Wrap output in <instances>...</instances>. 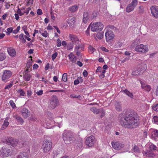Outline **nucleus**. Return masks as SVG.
Here are the masks:
<instances>
[{"instance_id": "f257e3e1", "label": "nucleus", "mask_w": 158, "mask_h": 158, "mask_svg": "<svg viewBox=\"0 0 158 158\" xmlns=\"http://www.w3.org/2000/svg\"><path fill=\"white\" fill-rule=\"evenodd\" d=\"M119 119L120 124L125 128H134L138 124V120L135 113H130L124 117L123 114H121L119 115Z\"/></svg>"}, {"instance_id": "f03ea898", "label": "nucleus", "mask_w": 158, "mask_h": 158, "mask_svg": "<svg viewBox=\"0 0 158 158\" xmlns=\"http://www.w3.org/2000/svg\"><path fill=\"white\" fill-rule=\"evenodd\" d=\"M74 135V133L69 131L64 130L62 134L63 139L66 144L69 143L73 140Z\"/></svg>"}, {"instance_id": "7ed1b4c3", "label": "nucleus", "mask_w": 158, "mask_h": 158, "mask_svg": "<svg viewBox=\"0 0 158 158\" xmlns=\"http://www.w3.org/2000/svg\"><path fill=\"white\" fill-rule=\"evenodd\" d=\"M52 147V143L51 142L46 140L43 142L42 148L44 153H47L51 150Z\"/></svg>"}, {"instance_id": "20e7f679", "label": "nucleus", "mask_w": 158, "mask_h": 158, "mask_svg": "<svg viewBox=\"0 0 158 158\" xmlns=\"http://www.w3.org/2000/svg\"><path fill=\"white\" fill-rule=\"evenodd\" d=\"M12 76V73L9 70H5L3 71L2 76V79L3 81L7 82L9 80V79Z\"/></svg>"}, {"instance_id": "39448f33", "label": "nucleus", "mask_w": 158, "mask_h": 158, "mask_svg": "<svg viewBox=\"0 0 158 158\" xmlns=\"http://www.w3.org/2000/svg\"><path fill=\"white\" fill-rule=\"evenodd\" d=\"M104 27V25L101 22L94 23L91 26V30L93 31H101Z\"/></svg>"}, {"instance_id": "423d86ee", "label": "nucleus", "mask_w": 158, "mask_h": 158, "mask_svg": "<svg viewBox=\"0 0 158 158\" xmlns=\"http://www.w3.org/2000/svg\"><path fill=\"white\" fill-rule=\"evenodd\" d=\"M138 4L137 0H132L131 2L128 5L126 10L128 13L133 11Z\"/></svg>"}, {"instance_id": "0eeeda50", "label": "nucleus", "mask_w": 158, "mask_h": 158, "mask_svg": "<svg viewBox=\"0 0 158 158\" xmlns=\"http://www.w3.org/2000/svg\"><path fill=\"white\" fill-rule=\"evenodd\" d=\"M136 52L141 53H145L148 52V49L147 46L140 44L136 46L135 49Z\"/></svg>"}, {"instance_id": "6e6552de", "label": "nucleus", "mask_w": 158, "mask_h": 158, "mask_svg": "<svg viewBox=\"0 0 158 158\" xmlns=\"http://www.w3.org/2000/svg\"><path fill=\"white\" fill-rule=\"evenodd\" d=\"M59 101L57 97L53 96L50 100V106L52 109H54L59 104Z\"/></svg>"}, {"instance_id": "1a4fd4ad", "label": "nucleus", "mask_w": 158, "mask_h": 158, "mask_svg": "<svg viewBox=\"0 0 158 158\" xmlns=\"http://www.w3.org/2000/svg\"><path fill=\"white\" fill-rule=\"evenodd\" d=\"M10 152V150L8 148L3 147L0 150V154L4 157L8 156Z\"/></svg>"}, {"instance_id": "9d476101", "label": "nucleus", "mask_w": 158, "mask_h": 158, "mask_svg": "<svg viewBox=\"0 0 158 158\" xmlns=\"http://www.w3.org/2000/svg\"><path fill=\"white\" fill-rule=\"evenodd\" d=\"M95 142L94 137L93 136H90L86 138L85 141V144L88 146L91 147L93 146Z\"/></svg>"}, {"instance_id": "9b49d317", "label": "nucleus", "mask_w": 158, "mask_h": 158, "mask_svg": "<svg viewBox=\"0 0 158 158\" xmlns=\"http://www.w3.org/2000/svg\"><path fill=\"white\" fill-rule=\"evenodd\" d=\"M151 13L154 17L156 18L158 17V6H152L150 7Z\"/></svg>"}, {"instance_id": "f8f14e48", "label": "nucleus", "mask_w": 158, "mask_h": 158, "mask_svg": "<svg viewBox=\"0 0 158 158\" xmlns=\"http://www.w3.org/2000/svg\"><path fill=\"white\" fill-rule=\"evenodd\" d=\"M69 37L73 44H79L80 40L76 35L72 34H69Z\"/></svg>"}, {"instance_id": "ddd939ff", "label": "nucleus", "mask_w": 158, "mask_h": 158, "mask_svg": "<svg viewBox=\"0 0 158 158\" xmlns=\"http://www.w3.org/2000/svg\"><path fill=\"white\" fill-rule=\"evenodd\" d=\"M105 36L106 41H108L114 38V34L112 31L109 30L106 32Z\"/></svg>"}, {"instance_id": "4468645a", "label": "nucleus", "mask_w": 158, "mask_h": 158, "mask_svg": "<svg viewBox=\"0 0 158 158\" xmlns=\"http://www.w3.org/2000/svg\"><path fill=\"white\" fill-rule=\"evenodd\" d=\"M111 144L113 148L116 150L120 149L124 147L123 144L117 141H113L111 143Z\"/></svg>"}, {"instance_id": "2eb2a0df", "label": "nucleus", "mask_w": 158, "mask_h": 158, "mask_svg": "<svg viewBox=\"0 0 158 158\" xmlns=\"http://www.w3.org/2000/svg\"><path fill=\"white\" fill-rule=\"evenodd\" d=\"M7 143L9 145H11L13 146H16L17 141L15 140L12 137H9L6 139Z\"/></svg>"}, {"instance_id": "dca6fc26", "label": "nucleus", "mask_w": 158, "mask_h": 158, "mask_svg": "<svg viewBox=\"0 0 158 158\" xmlns=\"http://www.w3.org/2000/svg\"><path fill=\"white\" fill-rule=\"evenodd\" d=\"M21 113L22 116L26 118L30 116V113L27 109L25 108H22L21 110Z\"/></svg>"}, {"instance_id": "f3484780", "label": "nucleus", "mask_w": 158, "mask_h": 158, "mask_svg": "<svg viewBox=\"0 0 158 158\" xmlns=\"http://www.w3.org/2000/svg\"><path fill=\"white\" fill-rule=\"evenodd\" d=\"M89 16L88 13L86 10L84 11L83 15V22L85 23H86L89 20Z\"/></svg>"}, {"instance_id": "a211bd4d", "label": "nucleus", "mask_w": 158, "mask_h": 158, "mask_svg": "<svg viewBox=\"0 0 158 158\" xmlns=\"http://www.w3.org/2000/svg\"><path fill=\"white\" fill-rule=\"evenodd\" d=\"M7 52L9 55L11 56L14 57L16 55V51L13 48H8L7 49Z\"/></svg>"}, {"instance_id": "6ab92c4d", "label": "nucleus", "mask_w": 158, "mask_h": 158, "mask_svg": "<svg viewBox=\"0 0 158 158\" xmlns=\"http://www.w3.org/2000/svg\"><path fill=\"white\" fill-rule=\"evenodd\" d=\"M141 146L140 145H135L133 146L132 150L134 152L140 153L141 151Z\"/></svg>"}, {"instance_id": "aec40b11", "label": "nucleus", "mask_w": 158, "mask_h": 158, "mask_svg": "<svg viewBox=\"0 0 158 158\" xmlns=\"http://www.w3.org/2000/svg\"><path fill=\"white\" fill-rule=\"evenodd\" d=\"M78 8V6L75 5L69 7L68 9V10L69 11L73 13L76 11Z\"/></svg>"}, {"instance_id": "412c9836", "label": "nucleus", "mask_w": 158, "mask_h": 158, "mask_svg": "<svg viewBox=\"0 0 158 158\" xmlns=\"http://www.w3.org/2000/svg\"><path fill=\"white\" fill-rule=\"evenodd\" d=\"M141 87L143 89H144L147 92H149L151 90V86L149 85H146L141 83Z\"/></svg>"}, {"instance_id": "4be33fe9", "label": "nucleus", "mask_w": 158, "mask_h": 158, "mask_svg": "<svg viewBox=\"0 0 158 158\" xmlns=\"http://www.w3.org/2000/svg\"><path fill=\"white\" fill-rule=\"evenodd\" d=\"M75 22V18L73 17L68 19V23L70 27H73Z\"/></svg>"}, {"instance_id": "5701e85b", "label": "nucleus", "mask_w": 158, "mask_h": 158, "mask_svg": "<svg viewBox=\"0 0 158 158\" xmlns=\"http://www.w3.org/2000/svg\"><path fill=\"white\" fill-rule=\"evenodd\" d=\"M68 57L69 60L73 63L75 62L77 60L76 57L74 56L73 53H70Z\"/></svg>"}, {"instance_id": "b1692460", "label": "nucleus", "mask_w": 158, "mask_h": 158, "mask_svg": "<svg viewBox=\"0 0 158 158\" xmlns=\"http://www.w3.org/2000/svg\"><path fill=\"white\" fill-rule=\"evenodd\" d=\"M78 45H76L75 47V51H78L82 50L84 48V45L83 44H78Z\"/></svg>"}, {"instance_id": "393cba45", "label": "nucleus", "mask_w": 158, "mask_h": 158, "mask_svg": "<svg viewBox=\"0 0 158 158\" xmlns=\"http://www.w3.org/2000/svg\"><path fill=\"white\" fill-rule=\"evenodd\" d=\"M122 91L124 93L127 95L131 98H133V95L132 93L130 92L127 89H125L123 90Z\"/></svg>"}, {"instance_id": "a878e982", "label": "nucleus", "mask_w": 158, "mask_h": 158, "mask_svg": "<svg viewBox=\"0 0 158 158\" xmlns=\"http://www.w3.org/2000/svg\"><path fill=\"white\" fill-rule=\"evenodd\" d=\"M9 124V123L7 119H6L4 121L3 124L2 125L1 129L2 130H3L4 129L6 128V127H7L8 125Z\"/></svg>"}, {"instance_id": "bb28decb", "label": "nucleus", "mask_w": 158, "mask_h": 158, "mask_svg": "<svg viewBox=\"0 0 158 158\" xmlns=\"http://www.w3.org/2000/svg\"><path fill=\"white\" fill-rule=\"evenodd\" d=\"M80 81L81 82H83V79L81 77H77V79L75 80L74 84L75 85H78Z\"/></svg>"}, {"instance_id": "cd10ccee", "label": "nucleus", "mask_w": 158, "mask_h": 158, "mask_svg": "<svg viewBox=\"0 0 158 158\" xmlns=\"http://www.w3.org/2000/svg\"><path fill=\"white\" fill-rule=\"evenodd\" d=\"M31 77V76L30 74H26L23 76V78L24 80L28 81L30 80Z\"/></svg>"}, {"instance_id": "c85d7f7f", "label": "nucleus", "mask_w": 158, "mask_h": 158, "mask_svg": "<svg viewBox=\"0 0 158 158\" xmlns=\"http://www.w3.org/2000/svg\"><path fill=\"white\" fill-rule=\"evenodd\" d=\"M17 158H28L27 154L26 152L21 153L17 157Z\"/></svg>"}, {"instance_id": "c756f323", "label": "nucleus", "mask_w": 158, "mask_h": 158, "mask_svg": "<svg viewBox=\"0 0 158 158\" xmlns=\"http://www.w3.org/2000/svg\"><path fill=\"white\" fill-rule=\"evenodd\" d=\"M90 110H91L94 114H98L100 112L99 109H97L94 107H92Z\"/></svg>"}, {"instance_id": "7c9ffc66", "label": "nucleus", "mask_w": 158, "mask_h": 158, "mask_svg": "<svg viewBox=\"0 0 158 158\" xmlns=\"http://www.w3.org/2000/svg\"><path fill=\"white\" fill-rule=\"evenodd\" d=\"M17 92L19 94L20 96H23L25 95V92L21 89H19L17 90Z\"/></svg>"}, {"instance_id": "2f4dec72", "label": "nucleus", "mask_w": 158, "mask_h": 158, "mask_svg": "<svg viewBox=\"0 0 158 158\" xmlns=\"http://www.w3.org/2000/svg\"><path fill=\"white\" fill-rule=\"evenodd\" d=\"M152 136L153 137H154L155 136L158 137V130H154L152 132Z\"/></svg>"}, {"instance_id": "473e14b6", "label": "nucleus", "mask_w": 158, "mask_h": 158, "mask_svg": "<svg viewBox=\"0 0 158 158\" xmlns=\"http://www.w3.org/2000/svg\"><path fill=\"white\" fill-rule=\"evenodd\" d=\"M104 32L98 33L96 35V36L98 39L101 40L102 39L103 37Z\"/></svg>"}, {"instance_id": "72a5a7b5", "label": "nucleus", "mask_w": 158, "mask_h": 158, "mask_svg": "<svg viewBox=\"0 0 158 158\" xmlns=\"http://www.w3.org/2000/svg\"><path fill=\"white\" fill-rule=\"evenodd\" d=\"M115 108L117 111H120L122 110V106L119 104L117 103L115 104Z\"/></svg>"}, {"instance_id": "f704fd0d", "label": "nucleus", "mask_w": 158, "mask_h": 158, "mask_svg": "<svg viewBox=\"0 0 158 158\" xmlns=\"http://www.w3.org/2000/svg\"><path fill=\"white\" fill-rule=\"evenodd\" d=\"M146 156H153L154 155V153L151 151H147L144 153Z\"/></svg>"}, {"instance_id": "c9c22d12", "label": "nucleus", "mask_w": 158, "mask_h": 158, "mask_svg": "<svg viewBox=\"0 0 158 158\" xmlns=\"http://www.w3.org/2000/svg\"><path fill=\"white\" fill-rule=\"evenodd\" d=\"M141 73V71L139 70H137L133 71L132 73V75L135 76L138 75Z\"/></svg>"}, {"instance_id": "e433bc0d", "label": "nucleus", "mask_w": 158, "mask_h": 158, "mask_svg": "<svg viewBox=\"0 0 158 158\" xmlns=\"http://www.w3.org/2000/svg\"><path fill=\"white\" fill-rule=\"evenodd\" d=\"M15 118L18 122L21 123H23L24 121L23 120L22 118L20 116H16Z\"/></svg>"}, {"instance_id": "4c0bfd02", "label": "nucleus", "mask_w": 158, "mask_h": 158, "mask_svg": "<svg viewBox=\"0 0 158 158\" xmlns=\"http://www.w3.org/2000/svg\"><path fill=\"white\" fill-rule=\"evenodd\" d=\"M62 79L64 82H66L67 79V74L66 73H64L63 74Z\"/></svg>"}, {"instance_id": "58836bf2", "label": "nucleus", "mask_w": 158, "mask_h": 158, "mask_svg": "<svg viewBox=\"0 0 158 158\" xmlns=\"http://www.w3.org/2000/svg\"><path fill=\"white\" fill-rule=\"evenodd\" d=\"M13 28L12 27H10L7 29V31H6V32L7 35H10V33H11L13 32Z\"/></svg>"}, {"instance_id": "ea45409f", "label": "nucleus", "mask_w": 158, "mask_h": 158, "mask_svg": "<svg viewBox=\"0 0 158 158\" xmlns=\"http://www.w3.org/2000/svg\"><path fill=\"white\" fill-rule=\"evenodd\" d=\"M149 148L151 150H156L157 149V147L153 144H152L150 146Z\"/></svg>"}, {"instance_id": "a19ab883", "label": "nucleus", "mask_w": 158, "mask_h": 158, "mask_svg": "<svg viewBox=\"0 0 158 158\" xmlns=\"http://www.w3.org/2000/svg\"><path fill=\"white\" fill-rule=\"evenodd\" d=\"M152 108L155 111H158V104L153 105L152 106Z\"/></svg>"}, {"instance_id": "79ce46f5", "label": "nucleus", "mask_w": 158, "mask_h": 158, "mask_svg": "<svg viewBox=\"0 0 158 158\" xmlns=\"http://www.w3.org/2000/svg\"><path fill=\"white\" fill-rule=\"evenodd\" d=\"M6 57L4 54L1 53L0 54V61H2L4 60Z\"/></svg>"}, {"instance_id": "37998d69", "label": "nucleus", "mask_w": 158, "mask_h": 158, "mask_svg": "<svg viewBox=\"0 0 158 158\" xmlns=\"http://www.w3.org/2000/svg\"><path fill=\"white\" fill-rule=\"evenodd\" d=\"M41 35L45 37H47L48 35V34L46 31H44Z\"/></svg>"}, {"instance_id": "c03bdc74", "label": "nucleus", "mask_w": 158, "mask_h": 158, "mask_svg": "<svg viewBox=\"0 0 158 158\" xmlns=\"http://www.w3.org/2000/svg\"><path fill=\"white\" fill-rule=\"evenodd\" d=\"M17 13L18 14H19L20 16H22L24 15V13H23L21 12V9H20L19 8L17 10Z\"/></svg>"}, {"instance_id": "a18cd8bd", "label": "nucleus", "mask_w": 158, "mask_h": 158, "mask_svg": "<svg viewBox=\"0 0 158 158\" xmlns=\"http://www.w3.org/2000/svg\"><path fill=\"white\" fill-rule=\"evenodd\" d=\"M13 85V82L11 81V83H10V84L9 85H8L6 86L5 88V89H9Z\"/></svg>"}, {"instance_id": "49530a36", "label": "nucleus", "mask_w": 158, "mask_h": 158, "mask_svg": "<svg viewBox=\"0 0 158 158\" xmlns=\"http://www.w3.org/2000/svg\"><path fill=\"white\" fill-rule=\"evenodd\" d=\"M9 103L13 108H14L15 107V103H14L13 100H10L9 102Z\"/></svg>"}, {"instance_id": "de8ad7c7", "label": "nucleus", "mask_w": 158, "mask_h": 158, "mask_svg": "<svg viewBox=\"0 0 158 158\" xmlns=\"http://www.w3.org/2000/svg\"><path fill=\"white\" fill-rule=\"evenodd\" d=\"M57 55V53L56 52L54 53L52 56V60L53 61L56 58Z\"/></svg>"}, {"instance_id": "09e8293b", "label": "nucleus", "mask_w": 158, "mask_h": 158, "mask_svg": "<svg viewBox=\"0 0 158 158\" xmlns=\"http://www.w3.org/2000/svg\"><path fill=\"white\" fill-rule=\"evenodd\" d=\"M57 46L58 47H60L61 46V40L60 39H58L57 40Z\"/></svg>"}, {"instance_id": "8fccbe9b", "label": "nucleus", "mask_w": 158, "mask_h": 158, "mask_svg": "<svg viewBox=\"0 0 158 158\" xmlns=\"http://www.w3.org/2000/svg\"><path fill=\"white\" fill-rule=\"evenodd\" d=\"M153 120L154 123H158V117L154 116L153 117Z\"/></svg>"}, {"instance_id": "3c124183", "label": "nucleus", "mask_w": 158, "mask_h": 158, "mask_svg": "<svg viewBox=\"0 0 158 158\" xmlns=\"http://www.w3.org/2000/svg\"><path fill=\"white\" fill-rule=\"evenodd\" d=\"M148 136V132L147 131H144L143 132V138L144 139L146 138Z\"/></svg>"}, {"instance_id": "603ef678", "label": "nucleus", "mask_w": 158, "mask_h": 158, "mask_svg": "<svg viewBox=\"0 0 158 158\" xmlns=\"http://www.w3.org/2000/svg\"><path fill=\"white\" fill-rule=\"evenodd\" d=\"M90 29V27H88L85 31L86 34V35L87 36H89L90 35V34H89V33Z\"/></svg>"}, {"instance_id": "864d4df0", "label": "nucleus", "mask_w": 158, "mask_h": 158, "mask_svg": "<svg viewBox=\"0 0 158 158\" xmlns=\"http://www.w3.org/2000/svg\"><path fill=\"white\" fill-rule=\"evenodd\" d=\"M37 14L39 15H41L43 14L42 10L40 9H38L37 11Z\"/></svg>"}, {"instance_id": "5fc2aeb1", "label": "nucleus", "mask_w": 158, "mask_h": 158, "mask_svg": "<svg viewBox=\"0 0 158 158\" xmlns=\"http://www.w3.org/2000/svg\"><path fill=\"white\" fill-rule=\"evenodd\" d=\"M31 10V8L30 7H28L26 9V11H24V13H26L27 15L28 14L30 10Z\"/></svg>"}, {"instance_id": "6e6d98bb", "label": "nucleus", "mask_w": 158, "mask_h": 158, "mask_svg": "<svg viewBox=\"0 0 158 158\" xmlns=\"http://www.w3.org/2000/svg\"><path fill=\"white\" fill-rule=\"evenodd\" d=\"M77 64L80 67H81L82 66V63L80 61H78L77 62Z\"/></svg>"}, {"instance_id": "4d7b16f0", "label": "nucleus", "mask_w": 158, "mask_h": 158, "mask_svg": "<svg viewBox=\"0 0 158 158\" xmlns=\"http://www.w3.org/2000/svg\"><path fill=\"white\" fill-rule=\"evenodd\" d=\"M83 74L84 77H86L88 75V73L85 70H84Z\"/></svg>"}, {"instance_id": "13d9d810", "label": "nucleus", "mask_w": 158, "mask_h": 158, "mask_svg": "<svg viewBox=\"0 0 158 158\" xmlns=\"http://www.w3.org/2000/svg\"><path fill=\"white\" fill-rule=\"evenodd\" d=\"M43 91L39 90L38 91L36 92V94L38 95H41L43 94Z\"/></svg>"}, {"instance_id": "bf43d9fd", "label": "nucleus", "mask_w": 158, "mask_h": 158, "mask_svg": "<svg viewBox=\"0 0 158 158\" xmlns=\"http://www.w3.org/2000/svg\"><path fill=\"white\" fill-rule=\"evenodd\" d=\"M101 69H102V68L101 67H100V66L98 67L97 68V69H96V72L98 73V72H101Z\"/></svg>"}, {"instance_id": "052dcab7", "label": "nucleus", "mask_w": 158, "mask_h": 158, "mask_svg": "<svg viewBox=\"0 0 158 158\" xmlns=\"http://www.w3.org/2000/svg\"><path fill=\"white\" fill-rule=\"evenodd\" d=\"M101 49L103 51H105L106 52H108L109 50L106 49L105 48L103 47H101Z\"/></svg>"}, {"instance_id": "680f3d73", "label": "nucleus", "mask_w": 158, "mask_h": 158, "mask_svg": "<svg viewBox=\"0 0 158 158\" xmlns=\"http://www.w3.org/2000/svg\"><path fill=\"white\" fill-rule=\"evenodd\" d=\"M70 97L71 98H78L79 97V96L75 95L74 94H71L70 95Z\"/></svg>"}, {"instance_id": "e2e57ef3", "label": "nucleus", "mask_w": 158, "mask_h": 158, "mask_svg": "<svg viewBox=\"0 0 158 158\" xmlns=\"http://www.w3.org/2000/svg\"><path fill=\"white\" fill-rule=\"evenodd\" d=\"M27 94L28 96H30L31 94V92L30 90H29L27 91Z\"/></svg>"}, {"instance_id": "0e129e2a", "label": "nucleus", "mask_w": 158, "mask_h": 158, "mask_svg": "<svg viewBox=\"0 0 158 158\" xmlns=\"http://www.w3.org/2000/svg\"><path fill=\"white\" fill-rule=\"evenodd\" d=\"M49 65L50 64L49 63H48L47 64L45 67V70H47L49 68Z\"/></svg>"}, {"instance_id": "69168bd1", "label": "nucleus", "mask_w": 158, "mask_h": 158, "mask_svg": "<svg viewBox=\"0 0 158 158\" xmlns=\"http://www.w3.org/2000/svg\"><path fill=\"white\" fill-rule=\"evenodd\" d=\"M23 36H24V34L23 33H21L19 35V39L20 40H21L22 39H23L24 38Z\"/></svg>"}, {"instance_id": "338daca9", "label": "nucleus", "mask_w": 158, "mask_h": 158, "mask_svg": "<svg viewBox=\"0 0 158 158\" xmlns=\"http://www.w3.org/2000/svg\"><path fill=\"white\" fill-rule=\"evenodd\" d=\"M33 51H34L33 49H30V50H29L28 51V53L29 54H31L33 53Z\"/></svg>"}, {"instance_id": "774afa93", "label": "nucleus", "mask_w": 158, "mask_h": 158, "mask_svg": "<svg viewBox=\"0 0 158 158\" xmlns=\"http://www.w3.org/2000/svg\"><path fill=\"white\" fill-rule=\"evenodd\" d=\"M38 67V65L36 64H34L33 66V69H36Z\"/></svg>"}]
</instances>
